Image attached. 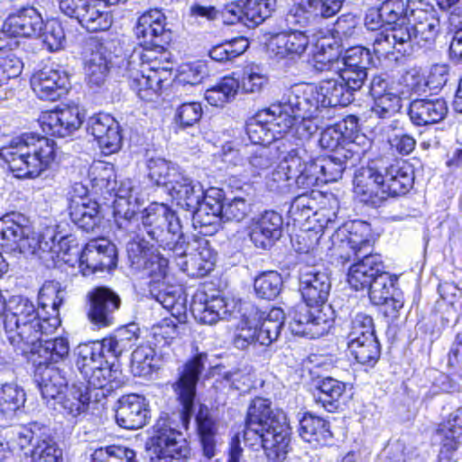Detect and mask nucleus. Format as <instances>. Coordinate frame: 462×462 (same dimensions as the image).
<instances>
[{
    "mask_svg": "<svg viewBox=\"0 0 462 462\" xmlns=\"http://www.w3.org/2000/svg\"><path fill=\"white\" fill-rule=\"evenodd\" d=\"M143 232L163 251H169L172 263L193 278L208 275L215 266V255L204 238L191 240L182 232L179 217L164 204H152L141 213Z\"/></svg>",
    "mask_w": 462,
    "mask_h": 462,
    "instance_id": "nucleus-1",
    "label": "nucleus"
},
{
    "mask_svg": "<svg viewBox=\"0 0 462 462\" xmlns=\"http://www.w3.org/2000/svg\"><path fill=\"white\" fill-rule=\"evenodd\" d=\"M0 245L26 257L47 260L50 256L52 261L58 258L72 266L79 263L82 251L71 236H60L57 241L51 230L37 233L25 216L14 212L0 218Z\"/></svg>",
    "mask_w": 462,
    "mask_h": 462,
    "instance_id": "nucleus-2",
    "label": "nucleus"
},
{
    "mask_svg": "<svg viewBox=\"0 0 462 462\" xmlns=\"http://www.w3.org/2000/svg\"><path fill=\"white\" fill-rule=\"evenodd\" d=\"M355 143L341 147L332 154L313 160L304 147L290 150L282 160L280 170L273 173L274 180L292 181L299 188L311 189L319 182L328 183L341 179L344 171L356 167L361 160V152Z\"/></svg>",
    "mask_w": 462,
    "mask_h": 462,
    "instance_id": "nucleus-3",
    "label": "nucleus"
},
{
    "mask_svg": "<svg viewBox=\"0 0 462 462\" xmlns=\"http://www.w3.org/2000/svg\"><path fill=\"white\" fill-rule=\"evenodd\" d=\"M300 291L305 305L297 306L291 315L289 329L291 334L310 338L327 334L333 323L328 300L331 282L325 271L314 266H305L300 272Z\"/></svg>",
    "mask_w": 462,
    "mask_h": 462,
    "instance_id": "nucleus-4",
    "label": "nucleus"
},
{
    "mask_svg": "<svg viewBox=\"0 0 462 462\" xmlns=\"http://www.w3.org/2000/svg\"><path fill=\"white\" fill-rule=\"evenodd\" d=\"M244 440L252 448H263L269 460L283 462L291 442V427L286 414L272 408L270 400L254 398L248 407Z\"/></svg>",
    "mask_w": 462,
    "mask_h": 462,
    "instance_id": "nucleus-5",
    "label": "nucleus"
},
{
    "mask_svg": "<svg viewBox=\"0 0 462 462\" xmlns=\"http://www.w3.org/2000/svg\"><path fill=\"white\" fill-rule=\"evenodd\" d=\"M56 154L53 140L34 134L14 137L0 148V158L18 179L39 177L55 161Z\"/></svg>",
    "mask_w": 462,
    "mask_h": 462,
    "instance_id": "nucleus-6",
    "label": "nucleus"
},
{
    "mask_svg": "<svg viewBox=\"0 0 462 462\" xmlns=\"http://www.w3.org/2000/svg\"><path fill=\"white\" fill-rule=\"evenodd\" d=\"M39 297L43 307L51 305L56 314L49 318L41 317L18 326L17 329L5 330L9 342L23 354L32 353V347L37 346L44 337L53 333L60 325L58 311L63 303V291L52 284H44L40 290Z\"/></svg>",
    "mask_w": 462,
    "mask_h": 462,
    "instance_id": "nucleus-7",
    "label": "nucleus"
},
{
    "mask_svg": "<svg viewBox=\"0 0 462 462\" xmlns=\"http://www.w3.org/2000/svg\"><path fill=\"white\" fill-rule=\"evenodd\" d=\"M440 31L438 12L430 4H421L409 14L406 26L395 31L398 42L394 51L402 56H411L420 49H430Z\"/></svg>",
    "mask_w": 462,
    "mask_h": 462,
    "instance_id": "nucleus-8",
    "label": "nucleus"
},
{
    "mask_svg": "<svg viewBox=\"0 0 462 462\" xmlns=\"http://www.w3.org/2000/svg\"><path fill=\"white\" fill-rule=\"evenodd\" d=\"M355 93L338 77L322 80L319 86L296 84L291 88L293 105L307 115L319 108L346 106L354 101Z\"/></svg>",
    "mask_w": 462,
    "mask_h": 462,
    "instance_id": "nucleus-9",
    "label": "nucleus"
},
{
    "mask_svg": "<svg viewBox=\"0 0 462 462\" xmlns=\"http://www.w3.org/2000/svg\"><path fill=\"white\" fill-rule=\"evenodd\" d=\"M290 136L279 138L270 144L245 145L241 150L234 149L226 143L223 147V160L234 165L243 164L244 157L248 162L250 171L254 175L268 170L281 156H289L290 150L293 149L290 143Z\"/></svg>",
    "mask_w": 462,
    "mask_h": 462,
    "instance_id": "nucleus-10",
    "label": "nucleus"
},
{
    "mask_svg": "<svg viewBox=\"0 0 462 462\" xmlns=\"http://www.w3.org/2000/svg\"><path fill=\"white\" fill-rule=\"evenodd\" d=\"M295 102L291 100V88L286 90L277 104H273V114L279 113L275 124L278 125V131L282 133V138L290 136V143L292 148L297 146L302 147L292 140L303 142L309 140L317 131V125L312 119L318 116L319 111H315L311 115H307L295 107Z\"/></svg>",
    "mask_w": 462,
    "mask_h": 462,
    "instance_id": "nucleus-11",
    "label": "nucleus"
},
{
    "mask_svg": "<svg viewBox=\"0 0 462 462\" xmlns=\"http://www.w3.org/2000/svg\"><path fill=\"white\" fill-rule=\"evenodd\" d=\"M126 252L131 267L143 271L151 278L149 289L152 285L160 286L164 283L169 263L172 262L169 251H166V257L162 255L153 249V245L150 246L148 241L137 235L127 243Z\"/></svg>",
    "mask_w": 462,
    "mask_h": 462,
    "instance_id": "nucleus-12",
    "label": "nucleus"
},
{
    "mask_svg": "<svg viewBox=\"0 0 462 462\" xmlns=\"http://www.w3.org/2000/svg\"><path fill=\"white\" fill-rule=\"evenodd\" d=\"M149 449L156 456L158 462H171L188 457L189 448L182 433L176 430L167 414L161 416L153 426Z\"/></svg>",
    "mask_w": 462,
    "mask_h": 462,
    "instance_id": "nucleus-13",
    "label": "nucleus"
},
{
    "mask_svg": "<svg viewBox=\"0 0 462 462\" xmlns=\"http://www.w3.org/2000/svg\"><path fill=\"white\" fill-rule=\"evenodd\" d=\"M379 8L386 27L373 35L372 46L374 53L380 59L393 53L398 43L394 39L395 31L407 25L409 14L402 0L384 1Z\"/></svg>",
    "mask_w": 462,
    "mask_h": 462,
    "instance_id": "nucleus-14",
    "label": "nucleus"
},
{
    "mask_svg": "<svg viewBox=\"0 0 462 462\" xmlns=\"http://www.w3.org/2000/svg\"><path fill=\"white\" fill-rule=\"evenodd\" d=\"M383 170H385L383 158H380L371 161L356 173L355 193L363 203L377 208L387 199Z\"/></svg>",
    "mask_w": 462,
    "mask_h": 462,
    "instance_id": "nucleus-15",
    "label": "nucleus"
},
{
    "mask_svg": "<svg viewBox=\"0 0 462 462\" xmlns=\"http://www.w3.org/2000/svg\"><path fill=\"white\" fill-rule=\"evenodd\" d=\"M207 358L206 354L200 353L187 361L180 372L179 379L173 384L174 392L182 406L181 420L184 424L189 422L193 414L197 383Z\"/></svg>",
    "mask_w": 462,
    "mask_h": 462,
    "instance_id": "nucleus-16",
    "label": "nucleus"
},
{
    "mask_svg": "<svg viewBox=\"0 0 462 462\" xmlns=\"http://www.w3.org/2000/svg\"><path fill=\"white\" fill-rule=\"evenodd\" d=\"M86 81L91 88H99L106 81L112 66V52L97 38L86 42L84 52Z\"/></svg>",
    "mask_w": 462,
    "mask_h": 462,
    "instance_id": "nucleus-17",
    "label": "nucleus"
},
{
    "mask_svg": "<svg viewBox=\"0 0 462 462\" xmlns=\"http://www.w3.org/2000/svg\"><path fill=\"white\" fill-rule=\"evenodd\" d=\"M276 8V0H236L226 5L223 18L226 23H242L248 27L262 23Z\"/></svg>",
    "mask_w": 462,
    "mask_h": 462,
    "instance_id": "nucleus-18",
    "label": "nucleus"
},
{
    "mask_svg": "<svg viewBox=\"0 0 462 462\" xmlns=\"http://www.w3.org/2000/svg\"><path fill=\"white\" fill-rule=\"evenodd\" d=\"M224 193L222 189L210 188L190 212L195 228H200L205 235L216 233L222 223Z\"/></svg>",
    "mask_w": 462,
    "mask_h": 462,
    "instance_id": "nucleus-19",
    "label": "nucleus"
},
{
    "mask_svg": "<svg viewBox=\"0 0 462 462\" xmlns=\"http://www.w3.org/2000/svg\"><path fill=\"white\" fill-rule=\"evenodd\" d=\"M117 254L114 244L105 238L89 241L82 249L79 266L84 276L116 266Z\"/></svg>",
    "mask_w": 462,
    "mask_h": 462,
    "instance_id": "nucleus-20",
    "label": "nucleus"
},
{
    "mask_svg": "<svg viewBox=\"0 0 462 462\" xmlns=\"http://www.w3.org/2000/svg\"><path fill=\"white\" fill-rule=\"evenodd\" d=\"M88 298L87 316L91 324L98 328L114 325L120 297L108 288L98 287L88 292Z\"/></svg>",
    "mask_w": 462,
    "mask_h": 462,
    "instance_id": "nucleus-21",
    "label": "nucleus"
},
{
    "mask_svg": "<svg viewBox=\"0 0 462 462\" xmlns=\"http://www.w3.org/2000/svg\"><path fill=\"white\" fill-rule=\"evenodd\" d=\"M164 14L157 9L142 14L135 27L141 46L166 48L171 41V32L166 28Z\"/></svg>",
    "mask_w": 462,
    "mask_h": 462,
    "instance_id": "nucleus-22",
    "label": "nucleus"
},
{
    "mask_svg": "<svg viewBox=\"0 0 462 462\" xmlns=\"http://www.w3.org/2000/svg\"><path fill=\"white\" fill-rule=\"evenodd\" d=\"M87 130L97 140L103 153L112 154L120 150L123 142L121 128L110 115L99 113L90 116Z\"/></svg>",
    "mask_w": 462,
    "mask_h": 462,
    "instance_id": "nucleus-23",
    "label": "nucleus"
},
{
    "mask_svg": "<svg viewBox=\"0 0 462 462\" xmlns=\"http://www.w3.org/2000/svg\"><path fill=\"white\" fill-rule=\"evenodd\" d=\"M87 130L97 140L103 153L112 154L120 150L123 142L121 128L110 115L99 113L90 116Z\"/></svg>",
    "mask_w": 462,
    "mask_h": 462,
    "instance_id": "nucleus-24",
    "label": "nucleus"
},
{
    "mask_svg": "<svg viewBox=\"0 0 462 462\" xmlns=\"http://www.w3.org/2000/svg\"><path fill=\"white\" fill-rule=\"evenodd\" d=\"M87 130L97 140L103 153L112 154L120 150L123 142L121 128L110 115L99 113L90 116Z\"/></svg>",
    "mask_w": 462,
    "mask_h": 462,
    "instance_id": "nucleus-25",
    "label": "nucleus"
},
{
    "mask_svg": "<svg viewBox=\"0 0 462 462\" xmlns=\"http://www.w3.org/2000/svg\"><path fill=\"white\" fill-rule=\"evenodd\" d=\"M44 21L33 6H23L10 13L3 23V32L12 37L33 38L41 34Z\"/></svg>",
    "mask_w": 462,
    "mask_h": 462,
    "instance_id": "nucleus-26",
    "label": "nucleus"
},
{
    "mask_svg": "<svg viewBox=\"0 0 462 462\" xmlns=\"http://www.w3.org/2000/svg\"><path fill=\"white\" fill-rule=\"evenodd\" d=\"M345 232H347L348 235L346 239L341 240L338 254V259L343 265L350 263L352 256L373 254V245L369 238L370 227L367 223L354 221L349 226L339 229V233L344 234Z\"/></svg>",
    "mask_w": 462,
    "mask_h": 462,
    "instance_id": "nucleus-27",
    "label": "nucleus"
},
{
    "mask_svg": "<svg viewBox=\"0 0 462 462\" xmlns=\"http://www.w3.org/2000/svg\"><path fill=\"white\" fill-rule=\"evenodd\" d=\"M283 218L276 211L266 210L254 218L249 236L261 249L271 248L282 236Z\"/></svg>",
    "mask_w": 462,
    "mask_h": 462,
    "instance_id": "nucleus-28",
    "label": "nucleus"
},
{
    "mask_svg": "<svg viewBox=\"0 0 462 462\" xmlns=\"http://www.w3.org/2000/svg\"><path fill=\"white\" fill-rule=\"evenodd\" d=\"M42 131L57 137H66L78 130L82 123L83 116L76 106L48 111L40 118Z\"/></svg>",
    "mask_w": 462,
    "mask_h": 462,
    "instance_id": "nucleus-29",
    "label": "nucleus"
},
{
    "mask_svg": "<svg viewBox=\"0 0 462 462\" xmlns=\"http://www.w3.org/2000/svg\"><path fill=\"white\" fill-rule=\"evenodd\" d=\"M69 77L64 70L44 68L34 73L31 87L41 99L56 100L67 92Z\"/></svg>",
    "mask_w": 462,
    "mask_h": 462,
    "instance_id": "nucleus-30",
    "label": "nucleus"
},
{
    "mask_svg": "<svg viewBox=\"0 0 462 462\" xmlns=\"http://www.w3.org/2000/svg\"><path fill=\"white\" fill-rule=\"evenodd\" d=\"M91 393L84 383H73L56 401V409L68 420H81L89 409Z\"/></svg>",
    "mask_w": 462,
    "mask_h": 462,
    "instance_id": "nucleus-31",
    "label": "nucleus"
},
{
    "mask_svg": "<svg viewBox=\"0 0 462 462\" xmlns=\"http://www.w3.org/2000/svg\"><path fill=\"white\" fill-rule=\"evenodd\" d=\"M384 185L389 197L406 194L414 183L413 167L405 161L383 159Z\"/></svg>",
    "mask_w": 462,
    "mask_h": 462,
    "instance_id": "nucleus-32",
    "label": "nucleus"
},
{
    "mask_svg": "<svg viewBox=\"0 0 462 462\" xmlns=\"http://www.w3.org/2000/svg\"><path fill=\"white\" fill-rule=\"evenodd\" d=\"M280 116L273 114V105L258 112L255 116L249 119L245 125V133L251 141V145L270 144L282 138V133L278 131V125L274 120Z\"/></svg>",
    "mask_w": 462,
    "mask_h": 462,
    "instance_id": "nucleus-33",
    "label": "nucleus"
},
{
    "mask_svg": "<svg viewBox=\"0 0 462 462\" xmlns=\"http://www.w3.org/2000/svg\"><path fill=\"white\" fill-rule=\"evenodd\" d=\"M35 381L46 404L56 409V401L67 390L68 380L65 373L56 365H37Z\"/></svg>",
    "mask_w": 462,
    "mask_h": 462,
    "instance_id": "nucleus-34",
    "label": "nucleus"
},
{
    "mask_svg": "<svg viewBox=\"0 0 462 462\" xmlns=\"http://www.w3.org/2000/svg\"><path fill=\"white\" fill-rule=\"evenodd\" d=\"M310 43L308 35L299 30H291L273 35L268 42V50L277 59H295L301 57Z\"/></svg>",
    "mask_w": 462,
    "mask_h": 462,
    "instance_id": "nucleus-35",
    "label": "nucleus"
},
{
    "mask_svg": "<svg viewBox=\"0 0 462 462\" xmlns=\"http://www.w3.org/2000/svg\"><path fill=\"white\" fill-rule=\"evenodd\" d=\"M149 410L145 399L137 394L122 396L116 411V423L126 430L143 427L148 420Z\"/></svg>",
    "mask_w": 462,
    "mask_h": 462,
    "instance_id": "nucleus-36",
    "label": "nucleus"
},
{
    "mask_svg": "<svg viewBox=\"0 0 462 462\" xmlns=\"http://www.w3.org/2000/svg\"><path fill=\"white\" fill-rule=\"evenodd\" d=\"M233 309V303L224 298L215 297L208 300L205 294L196 295L190 305L195 319L207 325H214L220 319H227Z\"/></svg>",
    "mask_w": 462,
    "mask_h": 462,
    "instance_id": "nucleus-37",
    "label": "nucleus"
},
{
    "mask_svg": "<svg viewBox=\"0 0 462 462\" xmlns=\"http://www.w3.org/2000/svg\"><path fill=\"white\" fill-rule=\"evenodd\" d=\"M353 263L347 273V282L356 291L365 290L374 278L384 269L379 254L352 256Z\"/></svg>",
    "mask_w": 462,
    "mask_h": 462,
    "instance_id": "nucleus-38",
    "label": "nucleus"
},
{
    "mask_svg": "<svg viewBox=\"0 0 462 462\" xmlns=\"http://www.w3.org/2000/svg\"><path fill=\"white\" fill-rule=\"evenodd\" d=\"M162 67L151 75H146L145 70H134L129 75L128 83L130 88L134 90L140 98L150 100L153 94L158 93L162 88V84L167 81L171 76V61L165 60L162 61Z\"/></svg>",
    "mask_w": 462,
    "mask_h": 462,
    "instance_id": "nucleus-39",
    "label": "nucleus"
},
{
    "mask_svg": "<svg viewBox=\"0 0 462 462\" xmlns=\"http://www.w3.org/2000/svg\"><path fill=\"white\" fill-rule=\"evenodd\" d=\"M438 432L442 438L439 462H457L456 451L462 436V407L450 414Z\"/></svg>",
    "mask_w": 462,
    "mask_h": 462,
    "instance_id": "nucleus-40",
    "label": "nucleus"
},
{
    "mask_svg": "<svg viewBox=\"0 0 462 462\" xmlns=\"http://www.w3.org/2000/svg\"><path fill=\"white\" fill-rule=\"evenodd\" d=\"M447 112L448 106L444 99L418 98L411 102L408 115L413 125L424 126L439 123Z\"/></svg>",
    "mask_w": 462,
    "mask_h": 462,
    "instance_id": "nucleus-41",
    "label": "nucleus"
},
{
    "mask_svg": "<svg viewBox=\"0 0 462 462\" xmlns=\"http://www.w3.org/2000/svg\"><path fill=\"white\" fill-rule=\"evenodd\" d=\"M346 392V384L336 378L327 376L317 381L313 394L316 404L328 412L337 411Z\"/></svg>",
    "mask_w": 462,
    "mask_h": 462,
    "instance_id": "nucleus-42",
    "label": "nucleus"
},
{
    "mask_svg": "<svg viewBox=\"0 0 462 462\" xmlns=\"http://www.w3.org/2000/svg\"><path fill=\"white\" fill-rule=\"evenodd\" d=\"M168 191L180 208L189 212L199 205L206 192L199 182L183 173L175 175Z\"/></svg>",
    "mask_w": 462,
    "mask_h": 462,
    "instance_id": "nucleus-43",
    "label": "nucleus"
},
{
    "mask_svg": "<svg viewBox=\"0 0 462 462\" xmlns=\"http://www.w3.org/2000/svg\"><path fill=\"white\" fill-rule=\"evenodd\" d=\"M69 209L70 219L79 228L91 232L100 226L99 205L89 198L70 199Z\"/></svg>",
    "mask_w": 462,
    "mask_h": 462,
    "instance_id": "nucleus-44",
    "label": "nucleus"
},
{
    "mask_svg": "<svg viewBox=\"0 0 462 462\" xmlns=\"http://www.w3.org/2000/svg\"><path fill=\"white\" fill-rule=\"evenodd\" d=\"M68 338L59 337L52 339L42 338L37 346L32 347L33 362L41 365H55L63 363L69 355Z\"/></svg>",
    "mask_w": 462,
    "mask_h": 462,
    "instance_id": "nucleus-45",
    "label": "nucleus"
},
{
    "mask_svg": "<svg viewBox=\"0 0 462 462\" xmlns=\"http://www.w3.org/2000/svg\"><path fill=\"white\" fill-rule=\"evenodd\" d=\"M296 5L293 17L300 16V12L306 16L296 19L293 23L304 25L310 17L328 18L339 12L345 0H293Z\"/></svg>",
    "mask_w": 462,
    "mask_h": 462,
    "instance_id": "nucleus-46",
    "label": "nucleus"
},
{
    "mask_svg": "<svg viewBox=\"0 0 462 462\" xmlns=\"http://www.w3.org/2000/svg\"><path fill=\"white\" fill-rule=\"evenodd\" d=\"M120 375L121 372L113 362L91 373L88 371V374H83V377L88 383L85 386L89 389L90 393L93 390L100 391V394L96 393V398H98L99 396L105 397L114 388L121 385Z\"/></svg>",
    "mask_w": 462,
    "mask_h": 462,
    "instance_id": "nucleus-47",
    "label": "nucleus"
},
{
    "mask_svg": "<svg viewBox=\"0 0 462 462\" xmlns=\"http://www.w3.org/2000/svg\"><path fill=\"white\" fill-rule=\"evenodd\" d=\"M41 318L34 304L26 298L14 297L8 304L4 320L5 330H12L18 326Z\"/></svg>",
    "mask_w": 462,
    "mask_h": 462,
    "instance_id": "nucleus-48",
    "label": "nucleus"
},
{
    "mask_svg": "<svg viewBox=\"0 0 462 462\" xmlns=\"http://www.w3.org/2000/svg\"><path fill=\"white\" fill-rule=\"evenodd\" d=\"M142 51H134L128 59H124L118 66V73L122 77L129 79V75L132 71H140L139 66L147 62H155L161 64L162 61L169 60L171 53L166 48H158L153 46L148 48L147 46H141Z\"/></svg>",
    "mask_w": 462,
    "mask_h": 462,
    "instance_id": "nucleus-49",
    "label": "nucleus"
},
{
    "mask_svg": "<svg viewBox=\"0 0 462 462\" xmlns=\"http://www.w3.org/2000/svg\"><path fill=\"white\" fill-rule=\"evenodd\" d=\"M78 21L89 32L106 31L112 24V16L106 6L100 0H90Z\"/></svg>",
    "mask_w": 462,
    "mask_h": 462,
    "instance_id": "nucleus-50",
    "label": "nucleus"
},
{
    "mask_svg": "<svg viewBox=\"0 0 462 462\" xmlns=\"http://www.w3.org/2000/svg\"><path fill=\"white\" fill-rule=\"evenodd\" d=\"M24 390L16 383L0 384V420H11L26 401Z\"/></svg>",
    "mask_w": 462,
    "mask_h": 462,
    "instance_id": "nucleus-51",
    "label": "nucleus"
},
{
    "mask_svg": "<svg viewBox=\"0 0 462 462\" xmlns=\"http://www.w3.org/2000/svg\"><path fill=\"white\" fill-rule=\"evenodd\" d=\"M258 331V342L262 346H270L278 339L285 321V314L281 308H273L267 313L263 312Z\"/></svg>",
    "mask_w": 462,
    "mask_h": 462,
    "instance_id": "nucleus-52",
    "label": "nucleus"
},
{
    "mask_svg": "<svg viewBox=\"0 0 462 462\" xmlns=\"http://www.w3.org/2000/svg\"><path fill=\"white\" fill-rule=\"evenodd\" d=\"M299 424V434L306 442L324 444L332 437L328 423L320 417L306 413Z\"/></svg>",
    "mask_w": 462,
    "mask_h": 462,
    "instance_id": "nucleus-53",
    "label": "nucleus"
},
{
    "mask_svg": "<svg viewBox=\"0 0 462 462\" xmlns=\"http://www.w3.org/2000/svg\"><path fill=\"white\" fill-rule=\"evenodd\" d=\"M204 456L210 459L215 456L216 423L208 407L201 405L195 417Z\"/></svg>",
    "mask_w": 462,
    "mask_h": 462,
    "instance_id": "nucleus-54",
    "label": "nucleus"
},
{
    "mask_svg": "<svg viewBox=\"0 0 462 462\" xmlns=\"http://www.w3.org/2000/svg\"><path fill=\"white\" fill-rule=\"evenodd\" d=\"M137 328L134 324L119 328L113 336L103 339L107 354L117 358L123 352L127 351L138 339Z\"/></svg>",
    "mask_w": 462,
    "mask_h": 462,
    "instance_id": "nucleus-55",
    "label": "nucleus"
},
{
    "mask_svg": "<svg viewBox=\"0 0 462 462\" xmlns=\"http://www.w3.org/2000/svg\"><path fill=\"white\" fill-rule=\"evenodd\" d=\"M282 283V278L279 273L268 271L255 277L254 289L257 297L272 300L280 294Z\"/></svg>",
    "mask_w": 462,
    "mask_h": 462,
    "instance_id": "nucleus-56",
    "label": "nucleus"
},
{
    "mask_svg": "<svg viewBox=\"0 0 462 462\" xmlns=\"http://www.w3.org/2000/svg\"><path fill=\"white\" fill-rule=\"evenodd\" d=\"M104 345L102 340L80 344L77 347L76 365L82 375L90 371L89 364L103 362L104 352H106V347Z\"/></svg>",
    "mask_w": 462,
    "mask_h": 462,
    "instance_id": "nucleus-57",
    "label": "nucleus"
},
{
    "mask_svg": "<svg viewBox=\"0 0 462 462\" xmlns=\"http://www.w3.org/2000/svg\"><path fill=\"white\" fill-rule=\"evenodd\" d=\"M238 88V80L225 77L220 82L207 89L205 98L211 106H222L235 97Z\"/></svg>",
    "mask_w": 462,
    "mask_h": 462,
    "instance_id": "nucleus-58",
    "label": "nucleus"
},
{
    "mask_svg": "<svg viewBox=\"0 0 462 462\" xmlns=\"http://www.w3.org/2000/svg\"><path fill=\"white\" fill-rule=\"evenodd\" d=\"M148 177L157 186H163L168 190L172 179L176 174H182L171 164L162 158H152L147 162Z\"/></svg>",
    "mask_w": 462,
    "mask_h": 462,
    "instance_id": "nucleus-59",
    "label": "nucleus"
},
{
    "mask_svg": "<svg viewBox=\"0 0 462 462\" xmlns=\"http://www.w3.org/2000/svg\"><path fill=\"white\" fill-rule=\"evenodd\" d=\"M351 355L362 365L373 366L380 357V344L374 336L365 338L358 343L347 346Z\"/></svg>",
    "mask_w": 462,
    "mask_h": 462,
    "instance_id": "nucleus-60",
    "label": "nucleus"
},
{
    "mask_svg": "<svg viewBox=\"0 0 462 462\" xmlns=\"http://www.w3.org/2000/svg\"><path fill=\"white\" fill-rule=\"evenodd\" d=\"M394 279L393 276L382 269L373 280L372 282L365 289L368 291L370 300L374 305H381L389 299L393 294Z\"/></svg>",
    "mask_w": 462,
    "mask_h": 462,
    "instance_id": "nucleus-61",
    "label": "nucleus"
},
{
    "mask_svg": "<svg viewBox=\"0 0 462 462\" xmlns=\"http://www.w3.org/2000/svg\"><path fill=\"white\" fill-rule=\"evenodd\" d=\"M154 349L149 345L139 346L132 353L131 370L134 376L145 377L152 374L155 365Z\"/></svg>",
    "mask_w": 462,
    "mask_h": 462,
    "instance_id": "nucleus-62",
    "label": "nucleus"
},
{
    "mask_svg": "<svg viewBox=\"0 0 462 462\" xmlns=\"http://www.w3.org/2000/svg\"><path fill=\"white\" fill-rule=\"evenodd\" d=\"M31 457L32 462H62V451L51 438L50 432L33 445Z\"/></svg>",
    "mask_w": 462,
    "mask_h": 462,
    "instance_id": "nucleus-63",
    "label": "nucleus"
},
{
    "mask_svg": "<svg viewBox=\"0 0 462 462\" xmlns=\"http://www.w3.org/2000/svg\"><path fill=\"white\" fill-rule=\"evenodd\" d=\"M91 462H138L134 449L123 446H108L96 449Z\"/></svg>",
    "mask_w": 462,
    "mask_h": 462,
    "instance_id": "nucleus-64",
    "label": "nucleus"
}]
</instances>
